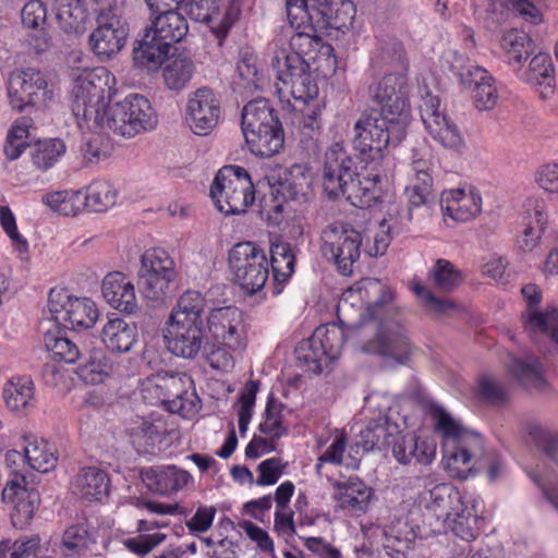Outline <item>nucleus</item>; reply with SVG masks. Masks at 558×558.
I'll list each match as a JSON object with an SVG mask.
<instances>
[{
  "label": "nucleus",
  "mask_w": 558,
  "mask_h": 558,
  "mask_svg": "<svg viewBox=\"0 0 558 558\" xmlns=\"http://www.w3.org/2000/svg\"><path fill=\"white\" fill-rule=\"evenodd\" d=\"M271 66L276 71L277 93L280 98L307 104L318 95V86L313 78L310 61H315L317 52L329 54L332 47L322 38L304 31L282 28L272 41ZM335 64L332 56H323Z\"/></svg>",
  "instance_id": "f03ea898"
},
{
  "label": "nucleus",
  "mask_w": 558,
  "mask_h": 558,
  "mask_svg": "<svg viewBox=\"0 0 558 558\" xmlns=\"http://www.w3.org/2000/svg\"><path fill=\"white\" fill-rule=\"evenodd\" d=\"M509 368L513 377L526 389L543 390L546 387L543 368L536 360L513 359Z\"/></svg>",
  "instance_id": "13d9d810"
},
{
  "label": "nucleus",
  "mask_w": 558,
  "mask_h": 558,
  "mask_svg": "<svg viewBox=\"0 0 558 558\" xmlns=\"http://www.w3.org/2000/svg\"><path fill=\"white\" fill-rule=\"evenodd\" d=\"M40 550V538L37 535L17 541L0 542V558H35Z\"/></svg>",
  "instance_id": "774afa93"
},
{
  "label": "nucleus",
  "mask_w": 558,
  "mask_h": 558,
  "mask_svg": "<svg viewBox=\"0 0 558 558\" xmlns=\"http://www.w3.org/2000/svg\"><path fill=\"white\" fill-rule=\"evenodd\" d=\"M438 97L426 93L420 104V114L427 133L448 150L461 154L465 141L458 125L439 110Z\"/></svg>",
  "instance_id": "f3484780"
},
{
  "label": "nucleus",
  "mask_w": 558,
  "mask_h": 558,
  "mask_svg": "<svg viewBox=\"0 0 558 558\" xmlns=\"http://www.w3.org/2000/svg\"><path fill=\"white\" fill-rule=\"evenodd\" d=\"M166 274L170 277L178 276L174 262L170 255L161 248L146 251L141 259L138 276L163 277Z\"/></svg>",
  "instance_id": "bf43d9fd"
},
{
  "label": "nucleus",
  "mask_w": 558,
  "mask_h": 558,
  "mask_svg": "<svg viewBox=\"0 0 558 558\" xmlns=\"http://www.w3.org/2000/svg\"><path fill=\"white\" fill-rule=\"evenodd\" d=\"M169 525V521L166 520H138L136 523V531L140 533L135 537L126 538L123 542L125 548H128L131 553L145 556L149 554L153 549L163 543L167 538L165 533H153L149 534L147 532L157 529H163Z\"/></svg>",
  "instance_id": "37998d69"
},
{
  "label": "nucleus",
  "mask_w": 558,
  "mask_h": 558,
  "mask_svg": "<svg viewBox=\"0 0 558 558\" xmlns=\"http://www.w3.org/2000/svg\"><path fill=\"white\" fill-rule=\"evenodd\" d=\"M163 338L173 355L193 360L204 343L203 323L168 320Z\"/></svg>",
  "instance_id": "4be33fe9"
},
{
  "label": "nucleus",
  "mask_w": 558,
  "mask_h": 558,
  "mask_svg": "<svg viewBox=\"0 0 558 558\" xmlns=\"http://www.w3.org/2000/svg\"><path fill=\"white\" fill-rule=\"evenodd\" d=\"M242 133L250 151L255 156L269 158L283 147L284 135L281 124Z\"/></svg>",
  "instance_id": "ea45409f"
},
{
  "label": "nucleus",
  "mask_w": 558,
  "mask_h": 558,
  "mask_svg": "<svg viewBox=\"0 0 558 558\" xmlns=\"http://www.w3.org/2000/svg\"><path fill=\"white\" fill-rule=\"evenodd\" d=\"M469 74L474 81L472 96L475 107L482 111L494 109L498 102L499 94L493 75L482 66H472Z\"/></svg>",
  "instance_id": "49530a36"
},
{
  "label": "nucleus",
  "mask_w": 558,
  "mask_h": 558,
  "mask_svg": "<svg viewBox=\"0 0 558 558\" xmlns=\"http://www.w3.org/2000/svg\"><path fill=\"white\" fill-rule=\"evenodd\" d=\"M438 97L426 93L420 104V114L427 133L448 150L461 154L465 141L458 125L439 110Z\"/></svg>",
  "instance_id": "dca6fc26"
},
{
  "label": "nucleus",
  "mask_w": 558,
  "mask_h": 558,
  "mask_svg": "<svg viewBox=\"0 0 558 558\" xmlns=\"http://www.w3.org/2000/svg\"><path fill=\"white\" fill-rule=\"evenodd\" d=\"M409 125H397V121L380 112L363 113L354 124L353 145L361 155L375 158L389 144L398 145L407 134Z\"/></svg>",
  "instance_id": "0eeeda50"
},
{
  "label": "nucleus",
  "mask_w": 558,
  "mask_h": 558,
  "mask_svg": "<svg viewBox=\"0 0 558 558\" xmlns=\"http://www.w3.org/2000/svg\"><path fill=\"white\" fill-rule=\"evenodd\" d=\"M195 64L191 57L178 56L167 60L162 68L166 86L171 90H181L192 80Z\"/></svg>",
  "instance_id": "3c124183"
},
{
  "label": "nucleus",
  "mask_w": 558,
  "mask_h": 558,
  "mask_svg": "<svg viewBox=\"0 0 558 558\" xmlns=\"http://www.w3.org/2000/svg\"><path fill=\"white\" fill-rule=\"evenodd\" d=\"M101 340L109 351L126 353L137 340V327L120 317L111 318L102 327Z\"/></svg>",
  "instance_id": "58836bf2"
},
{
  "label": "nucleus",
  "mask_w": 558,
  "mask_h": 558,
  "mask_svg": "<svg viewBox=\"0 0 558 558\" xmlns=\"http://www.w3.org/2000/svg\"><path fill=\"white\" fill-rule=\"evenodd\" d=\"M547 223V215L542 205L536 204L524 217V226L521 235L518 238V244L523 251L534 250L544 232Z\"/></svg>",
  "instance_id": "864d4df0"
},
{
  "label": "nucleus",
  "mask_w": 558,
  "mask_h": 558,
  "mask_svg": "<svg viewBox=\"0 0 558 558\" xmlns=\"http://www.w3.org/2000/svg\"><path fill=\"white\" fill-rule=\"evenodd\" d=\"M530 440L557 465L558 468V435L551 429L537 423L526 426Z\"/></svg>",
  "instance_id": "338daca9"
},
{
  "label": "nucleus",
  "mask_w": 558,
  "mask_h": 558,
  "mask_svg": "<svg viewBox=\"0 0 558 558\" xmlns=\"http://www.w3.org/2000/svg\"><path fill=\"white\" fill-rule=\"evenodd\" d=\"M371 66L377 71L388 69L391 72H408L403 44L388 33L376 35V44L371 52Z\"/></svg>",
  "instance_id": "c756f323"
},
{
  "label": "nucleus",
  "mask_w": 558,
  "mask_h": 558,
  "mask_svg": "<svg viewBox=\"0 0 558 558\" xmlns=\"http://www.w3.org/2000/svg\"><path fill=\"white\" fill-rule=\"evenodd\" d=\"M391 453L402 465L415 462L429 465L436 457V442L433 439L418 437L415 434L398 432L391 448Z\"/></svg>",
  "instance_id": "cd10ccee"
},
{
  "label": "nucleus",
  "mask_w": 558,
  "mask_h": 558,
  "mask_svg": "<svg viewBox=\"0 0 558 558\" xmlns=\"http://www.w3.org/2000/svg\"><path fill=\"white\" fill-rule=\"evenodd\" d=\"M145 478L151 490L163 496L177 494L193 482L190 472L174 464L150 468Z\"/></svg>",
  "instance_id": "c9c22d12"
},
{
  "label": "nucleus",
  "mask_w": 558,
  "mask_h": 558,
  "mask_svg": "<svg viewBox=\"0 0 558 558\" xmlns=\"http://www.w3.org/2000/svg\"><path fill=\"white\" fill-rule=\"evenodd\" d=\"M128 36L126 19H97V27L90 33L88 43L92 51L105 61L121 51Z\"/></svg>",
  "instance_id": "5701e85b"
},
{
  "label": "nucleus",
  "mask_w": 558,
  "mask_h": 558,
  "mask_svg": "<svg viewBox=\"0 0 558 558\" xmlns=\"http://www.w3.org/2000/svg\"><path fill=\"white\" fill-rule=\"evenodd\" d=\"M210 197L226 216L246 213L255 201L254 184L246 169L235 165L221 168L210 186Z\"/></svg>",
  "instance_id": "423d86ee"
},
{
  "label": "nucleus",
  "mask_w": 558,
  "mask_h": 558,
  "mask_svg": "<svg viewBox=\"0 0 558 558\" xmlns=\"http://www.w3.org/2000/svg\"><path fill=\"white\" fill-rule=\"evenodd\" d=\"M229 264L235 281L247 294H255L265 287L269 275L268 259L254 243L235 244L229 253Z\"/></svg>",
  "instance_id": "f8f14e48"
},
{
  "label": "nucleus",
  "mask_w": 558,
  "mask_h": 558,
  "mask_svg": "<svg viewBox=\"0 0 558 558\" xmlns=\"http://www.w3.org/2000/svg\"><path fill=\"white\" fill-rule=\"evenodd\" d=\"M170 46L159 39L154 32L146 28V32L133 50V60L137 68L154 72L160 69L165 62Z\"/></svg>",
  "instance_id": "4c0bfd02"
},
{
  "label": "nucleus",
  "mask_w": 558,
  "mask_h": 558,
  "mask_svg": "<svg viewBox=\"0 0 558 558\" xmlns=\"http://www.w3.org/2000/svg\"><path fill=\"white\" fill-rule=\"evenodd\" d=\"M116 84V76L104 66L80 73L74 82L72 102L78 128L83 131L108 129L128 138L153 130L157 116L143 95L130 94L108 106Z\"/></svg>",
  "instance_id": "f257e3e1"
},
{
  "label": "nucleus",
  "mask_w": 558,
  "mask_h": 558,
  "mask_svg": "<svg viewBox=\"0 0 558 558\" xmlns=\"http://www.w3.org/2000/svg\"><path fill=\"white\" fill-rule=\"evenodd\" d=\"M344 344L342 327L335 323L320 325L313 335L300 342L296 349L298 359L308 366V369L319 374L336 361Z\"/></svg>",
  "instance_id": "9d476101"
},
{
  "label": "nucleus",
  "mask_w": 558,
  "mask_h": 558,
  "mask_svg": "<svg viewBox=\"0 0 558 558\" xmlns=\"http://www.w3.org/2000/svg\"><path fill=\"white\" fill-rule=\"evenodd\" d=\"M522 295L526 301L524 317L525 328L535 333L547 335L558 343V311L546 308L538 311L536 306L542 300L541 292L535 284H526L522 288Z\"/></svg>",
  "instance_id": "a878e982"
},
{
  "label": "nucleus",
  "mask_w": 558,
  "mask_h": 558,
  "mask_svg": "<svg viewBox=\"0 0 558 558\" xmlns=\"http://www.w3.org/2000/svg\"><path fill=\"white\" fill-rule=\"evenodd\" d=\"M29 128L31 119L27 117H21L12 124L3 147V151L9 160L20 158L24 149L27 147Z\"/></svg>",
  "instance_id": "680f3d73"
},
{
  "label": "nucleus",
  "mask_w": 558,
  "mask_h": 558,
  "mask_svg": "<svg viewBox=\"0 0 558 558\" xmlns=\"http://www.w3.org/2000/svg\"><path fill=\"white\" fill-rule=\"evenodd\" d=\"M463 495L452 484L442 483L424 492L421 497L423 507L439 521H447L452 511L462 509Z\"/></svg>",
  "instance_id": "473e14b6"
},
{
  "label": "nucleus",
  "mask_w": 558,
  "mask_h": 558,
  "mask_svg": "<svg viewBox=\"0 0 558 558\" xmlns=\"http://www.w3.org/2000/svg\"><path fill=\"white\" fill-rule=\"evenodd\" d=\"M163 7L175 3L182 14L191 20L208 24L210 29L220 38L225 37L235 20L239 10L230 5L225 12H220L216 0H157Z\"/></svg>",
  "instance_id": "6ab92c4d"
},
{
  "label": "nucleus",
  "mask_w": 558,
  "mask_h": 558,
  "mask_svg": "<svg viewBox=\"0 0 558 558\" xmlns=\"http://www.w3.org/2000/svg\"><path fill=\"white\" fill-rule=\"evenodd\" d=\"M434 183L426 181L411 180V183L404 189V196L408 201V207L399 209L398 205H392L388 209V216L400 219V225H407L412 220V211L415 208L426 206L434 201Z\"/></svg>",
  "instance_id": "a19ab883"
},
{
  "label": "nucleus",
  "mask_w": 558,
  "mask_h": 558,
  "mask_svg": "<svg viewBox=\"0 0 558 558\" xmlns=\"http://www.w3.org/2000/svg\"><path fill=\"white\" fill-rule=\"evenodd\" d=\"M48 311L51 320L73 330L89 329L98 318L95 302L87 298H73L64 289L58 288L49 292Z\"/></svg>",
  "instance_id": "ddd939ff"
},
{
  "label": "nucleus",
  "mask_w": 558,
  "mask_h": 558,
  "mask_svg": "<svg viewBox=\"0 0 558 558\" xmlns=\"http://www.w3.org/2000/svg\"><path fill=\"white\" fill-rule=\"evenodd\" d=\"M22 23L25 27L36 29L39 34L34 47L37 52L45 51L50 45V36L46 32L47 7L40 0H31L24 4L21 11Z\"/></svg>",
  "instance_id": "de8ad7c7"
},
{
  "label": "nucleus",
  "mask_w": 558,
  "mask_h": 558,
  "mask_svg": "<svg viewBox=\"0 0 558 558\" xmlns=\"http://www.w3.org/2000/svg\"><path fill=\"white\" fill-rule=\"evenodd\" d=\"M65 150V144L60 138L39 142L32 151L33 162L38 169L47 170L64 155Z\"/></svg>",
  "instance_id": "0e129e2a"
},
{
  "label": "nucleus",
  "mask_w": 558,
  "mask_h": 558,
  "mask_svg": "<svg viewBox=\"0 0 558 558\" xmlns=\"http://www.w3.org/2000/svg\"><path fill=\"white\" fill-rule=\"evenodd\" d=\"M300 194L296 185H292L288 180L280 182L278 186H271L268 195L262 199V213L267 219L277 225L282 219V213L289 199H295Z\"/></svg>",
  "instance_id": "09e8293b"
},
{
  "label": "nucleus",
  "mask_w": 558,
  "mask_h": 558,
  "mask_svg": "<svg viewBox=\"0 0 558 558\" xmlns=\"http://www.w3.org/2000/svg\"><path fill=\"white\" fill-rule=\"evenodd\" d=\"M398 432V426L389 423L387 418L369 422L351 444L345 465L356 470L364 453L392 448Z\"/></svg>",
  "instance_id": "aec40b11"
},
{
  "label": "nucleus",
  "mask_w": 558,
  "mask_h": 558,
  "mask_svg": "<svg viewBox=\"0 0 558 558\" xmlns=\"http://www.w3.org/2000/svg\"><path fill=\"white\" fill-rule=\"evenodd\" d=\"M332 499L337 507L352 514L365 513L371 502L373 490L359 477H349L347 481H333Z\"/></svg>",
  "instance_id": "bb28decb"
},
{
  "label": "nucleus",
  "mask_w": 558,
  "mask_h": 558,
  "mask_svg": "<svg viewBox=\"0 0 558 558\" xmlns=\"http://www.w3.org/2000/svg\"><path fill=\"white\" fill-rule=\"evenodd\" d=\"M101 292L107 303L119 312L133 314L138 307L135 288L123 272L107 274L102 280Z\"/></svg>",
  "instance_id": "72a5a7b5"
},
{
  "label": "nucleus",
  "mask_w": 558,
  "mask_h": 558,
  "mask_svg": "<svg viewBox=\"0 0 558 558\" xmlns=\"http://www.w3.org/2000/svg\"><path fill=\"white\" fill-rule=\"evenodd\" d=\"M481 498L468 495L462 501V509L452 511L450 518L444 521V524L450 529L454 535L463 541H474L484 523V519L480 515Z\"/></svg>",
  "instance_id": "7c9ffc66"
},
{
  "label": "nucleus",
  "mask_w": 558,
  "mask_h": 558,
  "mask_svg": "<svg viewBox=\"0 0 558 558\" xmlns=\"http://www.w3.org/2000/svg\"><path fill=\"white\" fill-rule=\"evenodd\" d=\"M4 461L7 466L12 470L14 477L5 484L2 490V500L12 505L14 509L13 518L16 522L27 523L34 517L40 499L37 490L25 487V476L16 470L20 464L27 463L25 451L9 450L5 453Z\"/></svg>",
  "instance_id": "4468645a"
},
{
  "label": "nucleus",
  "mask_w": 558,
  "mask_h": 558,
  "mask_svg": "<svg viewBox=\"0 0 558 558\" xmlns=\"http://www.w3.org/2000/svg\"><path fill=\"white\" fill-rule=\"evenodd\" d=\"M281 124L274 108L265 98L247 102L242 110V132L257 131Z\"/></svg>",
  "instance_id": "c03bdc74"
},
{
  "label": "nucleus",
  "mask_w": 558,
  "mask_h": 558,
  "mask_svg": "<svg viewBox=\"0 0 558 558\" xmlns=\"http://www.w3.org/2000/svg\"><path fill=\"white\" fill-rule=\"evenodd\" d=\"M114 368L116 363L110 356L102 352H97L92 356L90 361L81 367L80 376L85 383L97 385L112 374Z\"/></svg>",
  "instance_id": "69168bd1"
},
{
  "label": "nucleus",
  "mask_w": 558,
  "mask_h": 558,
  "mask_svg": "<svg viewBox=\"0 0 558 558\" xmlns=\"http://www.w3.org/2000/svg\"><path fill=\"white\" fill-rule=\"evenodd\" d=\"M517 77L529 85L542 100L551 99L557 92L555 64L551 57L545 52L534 53L526 68L513 72Z\"/></svg>",
  "instance_id": "b1692460"
},
{
  "label": "nucleus",
  "mask_w": 558,
  "mask_h": 558,
  "mask_svg": "<svg viewBox=\"0 0 558 558\" xmlns=\"http://www.w3.org/2000/svg\"><path fill=\"white\" fill-rule=\"evenodd\" d=\"M270 265L274 280L277 283H286L294 272L295 255L293 247L287 242L271 244Z\"/></svg>",
  "instance_id": "4d7b16f0"
},
{
  "label": "nucleus",
  "mask_w": 558,
  "mask_h": 558,
  "mask_svg": "<svg viewBox=\"0 0 558 558\" xmlns=\"http://www.w3.org/2000/svg\"><path fill=\"white\" fill-rule=\"evenodd\" d=\"M59 27L66 34H83L86 29L88 12L82 0H60L56 7Z\"/></svg>",
  "instance_id": "a18cd8bd"
},
{
  "label": "nucleus",
  "mask_w": 558,
  "mask_h": 558,
  "mask_svg": "<svg viewBox=\"0 0 558 558\" xmlns=\"http://www.w3.org/2000/svg\"><path fill=\"white\" fill-rule=\"evenodd\" d=\"M365 350L403 365L410 361L413 345L402 323L391 318L380 322L376 338L365 345Z\"/></svg>",
  "instance_id": "a211bd4d"
},
{
  "label": "nucleus",
  "mask_w": 558,
  "mask_h": 558,
  "mask_svg": "<svg viewBox=\"0 0 558 558\" xmlns=\"http://www.w3.org/2000/svg\"><path fill=\"white\" fill-rule=\"evenodd\" d=\"M138 288L145 299L160 304L173 296L177 290V277H170L167 274L163 277L138 276Z\"/></svg>",
  "instance_id": "5fc2aeb1"
},
{
  "label": "nucleus",
  "mask_w": 558,
  "mask_h": 558,
  "mask_svg": "<svg viewBox=\"0 0 558 558\" xmlns=\"http://www.w3.org/2000/svg\"><path fill=\"white\" fill-rule=\"evenodd\" d=\"M146 2L151 11H155V5L156 11H159L147 28L154 32V35L156 34L159 39L171 46L181 41L187 35L189 25L186 19L178 8L175 10L160 11L159 4L161 3L157 0H146Z\"/></svg>",
  "instance_id": "2f4dec72"
},
{
  "label": "nucleus",
  "mask_w": 558,
  "mask_h": 558,
  "mask_svg": "<svg viewBox=\"0 0 558 558\" xmlns=\"http://www.w3.org/2000/svg\"><path fill=\"white\" fill-rule=\"evenodd\" d=\"M330 0H287V15L289 26L298 31L301 27H310L312 29L313 22L327 21V23L338 29L347 28L352 25L355 9L351 1L341 3V10L348 14L343 22H338V16L335 21H330Z\"/></svg>",
  "instance_id": "2eb2a0df"
},
{
  "label": "nucleus",
  "mask_w": 558,
  "mask_h": 558,
  "mask_svg": "<svg viewBox=\"0 0 558 558\" xmlns=\"http://www.w3.org/2000/svg\"><path fill=\"white\" fill-rule=\"evenodd\" d=\"M211 348L207 361L211 368L230 372L235 359L247 347L248 324L244 313L235 306L214 308L207 317Z\"/></svg>",
  "instance_id": "39448f33"
},
{
  "label": "nucleus",
  "mask_w": 558,
  "mask_h": 558,
  "mask_svg": "<svg viewBox=\"0 0 558 558\" xmlns=\"http://www.w3.org/2000/svg\"><path fill=\"white\" fill-rule=\"evenodd\" d=\"M220 117V99L213 89L201 87L189 95L186 121L194 134L208 135L218 125Z\"/></svg>",
  "instance_id": "412c9836"
},
{
  "label": "nucleus",
  "mask_w": 558,
  "mask_h": 558,
  "mask_svg": "<svg viewBox=\"0 0 558 558\" xmlns=\"http://www.w3.org/2000/svg\"><path fill=\"white\" fill-rule=\"evenodd\" d=\"M282 410L283 404L272 397H269L258 430L272 439H278L286 435L288 429L282 423Z\"/></svg>",
  "instance_id": "e2e57ef3"
},
{
  "label": "nucleus",
  "mask_w": 558,
  "mask_h": 558,
  "mask_svg": "<svg viewBox=\"0 0 558 558\" xmlns=\"http://www.w3.org/2000/svg\"><path fill=\"white\" fill-rule=\"evenodd\" d=\"M320 239L323 256L332 262L341 275L350 276L361 255V232L349 223L336 221L324 228Z\"/></svg>",
  "instance_id": "6e6552de"
},
{
  "label": "nucleus",
  "mask_w": 558,
  "mask_h": 558,
  "mask_svg": "<svg viewBox=\"0 0 558 558\" xmlns=\"http://www.w3.org/2000/svg\"><path fill=\"white\" fill-rule=\"evenodd\" d=\"M440 206L445 219L450 218L456 222H465L482 211V196L474 189L445 191L441 194Z\"/></svg>",
  "instance_id": "c85d7f7f"
},
{
  "label": "nucleus",
  "mask_w": 558,
  "mask_h": 558,
  "mask_svg": "<svg viewBox=\"0 0 558 558\" xmlns=\"http://www.w3.org/2000/svg\"><path fill=\"white\" fill-rule=\"evenodd\" d=\"M505 63L513 72L521 71L522 65L534 54L535 44L533 38L524 31L511 28L505 32L500 39Z\"/></svg>",
  "instance_id": "e433bc0d"
},
{
  "label": "nucleus",
  "mask_w": 558,
  "mask_h": 558,
  "mask_svg": "<svg viewBox=\"0 0 558 558\" xmlns=\"http://www.w3.org/2000/svg\"><path fill=\"white\" fill-rule=\"evenodd\" d=\"M409 93L407 72H389L369 87V97L379 107V112L395 119L399 126L410 125L412 121Z\"/></svg>",
  "instance_id": "9b49d317"
},
{
  "label": "nucleus",
  "mask_w": 558,
  "mask_h": 558,
  "mask_svg": "<svg viewBox=\"0 0 558 558\" xmlns=\"http://www.w3.org/2000/svg\"><path fill=\"white\" fill-rule=\"evenodd\" d=\"M356 166L343 144L333 143L325 153L323 187L329 198L344 196L359 208H367L377 204L380 197L377 174L356 180Z\"/></svg>",
  "instance_id": "7ed1b4c3"
},
{
  "label": "nucleus",
  "mask_w": 558,
  "mask_h": 558,
  "mask_svg": "<svg viewBox=\"0 0 558 558\" xmlns=\"http://www.w3.org/2000/svg\"><path fill=\"white\" fill-rule=\"evenodd\" d=\"M435 427L445 438L444 460L449 476L466 480L482 469L484 440L478 433L464 428L445 409L432 408Z\"/></svg>",
  "instance_id": "20e7f679"
},
{
  "label": "nucleus",
  "mask_w": 558,
  "mask_h": 558,
  "mask_svg": "<svg viewBox=\"0 0 558 558\" xmlns=\"http://www.w3.org/2000/svg\"><path fill=\"white\" fill-rule=\"evenodd\" d=\"M204 298L197 291H186L178 300L168 320L203 323Z\"/></svg>",
  "instance_id": "052dcab7"
},
{
  "label": "nucleus",
  "mask_w": 558,
  "mask_h": 558,
  "mask_svg": "<svg viewBox=\"0 0 558 558\" xmlns=\"http://www.w3.org/2000/svg\"><path fill=\"white\" fill-rule=\"evenodd\" d=\"M83 194L85 207L95 213H102L113 207L118 197L117 189L104 180L92 182Z\"/></svg>",
  "instance_id": "6e6d98bb"
},
{
  "label": "nucleus",
  "mask_w": 558,
  "mask_h": 558,
  "mask_svg": "<svg viewBox=\"0 0 558 558\" xmlns=\"http://www.w3.org/2000/svg\"><path fill=\"white\" fill-rule=\"evenodd\" d=\"M8 97L14 110L24 111L29 107H48L54 98V93L44 72L35 68H25L10 74Z\"/></svg>",
  "instance_id": "1a4fd4ad"
},
{
  "label": "nucleus",
  "mask_w": 558,
  "mask_h": 558,
  "mask_svg": "<svg viewBox=\"0 0 558 558\" xmlns=\"http://www.w3.org/2000/svg\"><path fill=\"white\" fill-rule=\"evenodd\" d=\"M161 389L166 391L167 407L170 412L186 416L197 410L199 399L190 375L163 373Z\"/></svg>",
  "instance_id": "393cba45"
},
{
  "label": "nucleus",
  "mask_w": 558,
  "mask_h": 558,
  "mask_svg": "<svg viewBox=\"0 0 558 558\" xmlns=\"http://www.w3.org/2000/svg\"><path fill=\"white\" fill-rule=\"evenodd\" d=\"M44 344L54 361H62L68 364L75 363L80 355V349L71 341L63 330H47L44 335Z\"/></svg>",
  "instance_id": "603ef678"
},
{
  "label": "nucleus",
  "mask_w": 558,
  "mask_h": 558,
  "mask_svg": "<svg viewBox=\"0 0 558 558\" xmlns=\"http://www.w3.org/2000/svg\"><path fill=\"white\" fill-rule=\"evenodd\" d=\"M74 495L87 501H102L110 490L108 474L96 466L83 468L72 480Z\"/></svg>",
  "instance_id": "f704fd0d"
},
{
  "label": "nucleus",
  "mask_w": 558,
  "mask_h": 558,
  "mask_svg": "<svg viewBox=\"0 0 558 558\" xmlns=\"http://www.w3.org/2000/svg\"><path fill=\"white\" fill-rule=\"evenodd\" d=\"M26 462L31 469L47 473L54 469L58 461L56 448L45 439H29L24 447Z\"/></svg>",
  "instance_id": "8fccbe9b"
},
{
  "label": "nucleus",
  "mask_w": 558,
  "mask_h": 558,
  "mask_svg": "<svg viewBox=\"0 0 558 558\" xmlns=\"http://www.w3.org/2000/svg\"><path fill=\"white\" fill-rule=\"evenodd\" d=\"M2 396L10 411L24 414L34 405V383L28 376H13L5 383Z\"/></svg>",
  "instance_id": "79ce46f5"
}]
</instances>
